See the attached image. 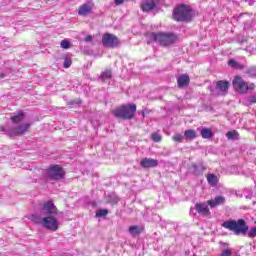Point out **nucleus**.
Segmentation results:
<instances>
[{
	"instance_id": "nucleus-41",
	"label": "nucleus",
	"mask_w": 256,
	"mask_h": 256,
	"mask_svg": "<svg viewBox=\"0 0 256 256\" xmlns=\"http://www.w3.org/2000/svg\"><path fill=\"white\" fill-rule=\"evenodd\" d=\"M142 116L145 117V112H142Z\"/></svg>"
},
{
	"instance_id": "nucleus-20",
	"label": "nucleus",
	"mask_w": 256,
	"mask_h": 256,
	"mask_svg": "<svg viewBox=\"0 0 256 256\" xmlns=\"http://www.w3.org/2000/svg\"><path fill=\"white\" fill-rule=\"evenodd\" d=\"M12 123H21L24 119H25V112L24 111H20L18 112L17 115L11 116L10 117Z\"/></svg>"
},
{
	"instance_id": "nucleus-13",
	"label": "nucleus",
	"mask_w": 256,
	"mask_h": 256,
	"mask_svg": "<svg viewBox=\"0 0 256 256\" xmlns=\"http://www.w3.org/2000/svg\"><path fill=\"white\" fill-rule=\"evenodd\" d=\"M157 165H159V160L152 158H143L140 161V167H143L144 169H151L153 167H157Z\"/></svg>"
},
{
	"instance_id": "nucleus-7",
	"label": "nucleus",
	"mask_w": 256,
	"mask_h": 256,
	"mask_svg": "<svg viewBox=\"0 0 256 256\" xmlns=\"http://www.w3.org/2000/svg\"><path fill=\"white\" fill-rule=\"evenodd\" d=\"M102 45L103 47L115 49V47H119L120 45L119 38L114 34L105 33L102 36Z\"/></svg>"
},
{
	"instance_id": "nucleus-12",
	"label": "nucleus",
	"mask_w": 256,
	"mask_h": 256,
	"mask_svg": "<svg viewBox=\"0 0 256 256\" xmlns=\"http://www.w3.org/2000/svg\"><path fill=\"white\" fill-rule=\"evenodd\" d=\"M195 210L199 215H203L204 217H209L211 215V211L209 210V206L207 204L200 202L195 204Z\"/></svg>"
},
{
	"instance_id": "nucleus-29",
	"label": "nucleus",
	"mask_w": 256,
	"mask_h": 256,
	"mask_svg": "<svg viewBox=\"0 0 256 256\" xmlns=\"http://www.w3.org/2000/svg\"><path fill=\"white\" fill-rule=\"evenodd\" d=\"M183 139H185V136H183L182 134H179V133L175 134L172 137V141H175V143H182Z\"/></svg>"
},
{
	"instance_id": "nucleus-9",
	"label": "nucleus",
	"mask_w": 256,
	"mask_h": 256,
	"mask_svg": "<svg viewBox=\"0 0 256 256\" xmlns=\"http://www.w3.org/2000/svg\"><path fill=\"white\" fill-rule=\"evenodd\" d=\"M30 127H31V124H29V123L21 124L15 128H12L8 132V135H9V137H18L21 135H25V133H27V131H29Z\"/></svg>"
},
{
	"instance_id": "nucleus-2",
	"label": "nucleus",
	"mask_w": 256,
	"mask_h": 256,
	"mask_svg": "<svg viewBox=\"0 0 256 256\" xmlns=\"http://www.w3.org/2000/svg\"><path fill=\"white\" fill-rule=\"evenodd\" d=\"M149 37L161 47H171L179 41V36L173 32H152Z\"/></svg>"
},
{
	"instance_id": "nucleus-1",
	"label": "nucleus",
	"mask_w": 256,
	"mask_h": 256,
	"mask_svg": "<svg viewBox=\"0 0 256 256\" xmlns=\"http://www.w3.org/2000/svg\"><path fill=\"white\" fill-rule=\"evenodd\" d=\"M222 227H224V229H228V231H232L235 235H247L248 233V237H250V239L256 237V227H252L249 230V225H247V222L244 219H230L224 221L222 223Z\"/></svg>"
},
{
	"instance_id": "nucleus-24",
	"label": "nucleus",
	"mask_w": 256,
	"mask_h": 256,
	"mask_svg": "<svg viewBox=\"0 0 256 256\" xmlns=\"http://www.w3.org/2000/svg\"><path fill=\"white\" fill-rule=\"evenodd\" d=\"M207 181L210 185H212V187H215V185H217V183H219V179H217V177L215 176V174H209L207 176Z\"/></svg>"
},
{
	"instance_id": "nucleus-39",
	"label": "nucleus",
	"mask_w": 256,
	"mask_h": 256,
	"mask_svg": "<svg viewBox=\"0 0 256 256\" xmlns=\"http://www.w3.org/2000/svg\"><path fill=\"white\" fill-rule=\"evenodd\" d=\"M0 131H5V128H4V126H0Z\"/></svg>"
},
{
	"instance_id": "nucleus-8",
	"label": "nucleus",
	"mask_w": 256,
	"mask_h": 256,
	"mask_svg": "<svg viewBox=\"0 0 256 256\" xmlns=\"http://www.w3.org/2000/svg\"><path fill=\"white\" fill-rule=\"evenodd\" d=\"M42 225L44 229L49 231H57L59 229V222L53 216H47L42 219Z\"/></svg>"
},
{
	"instance_id": "nucleus-16",
	"label": "nucleus",
	"mask_w": 256,
	"mask_h": 256,
	"mask_svg": "<svg viewBox=\"0 0 256 256\" xmlns=\"http://www.w3.org/2000/svg\"><path fill=\"white\" fill-rule=\"evenodd\" d=\"M154 9H157V3H155V0H146L141 4V10L144 13H149V11H154Z\"/></svg>"
},
{
	"instance_id": "nucleus-22",
	"label": "nucleus",
	"mask_w": 256,
	"mask_h": 256,
	"mask_svg": "<svg viewBox=\"0 0 256 256\" xmlns=\"http://www.w3.org/2000/svg\"><path fill=\"white\" fill-rule=\"evenodd\" d=\"M185 139H189L190 141H193L197 137V132L193 129L186 130L184 132Z\"/></svg>"
},
{
	"instance_id": "nucleus-31",
	"label": "nucleus",
	"mask_w": 256,
	"mask_h": 256,
	"mask_svg": "<svg viewBox=\"0 0 256 256\" xmlns=\"http://www.w3.org/2000/svg\"><path fill=\"white\" fill-rule=\"evenodd\" d=\"M60 47H62V49H69L71 47V42H69L67 39H64L61 41Z\"/></svg>"
},
{
	"instance_id": "nucleus-14",
	"label": "nucleus",
	"mask_w": 256,
	"mask_h": 256,
	"mask_svg": "<svg viewBox=\"0 0 256 256\" xmlns=\"http://www.w3.org/2000/svg\"><path fill=\"white\" fill-rule=\"evenodd\" d=\"M191 83V78L187 74H182L177 78V85L179 89H185Z\"/></svg>"
},
{
	"instance_id": "nucleus-25",
	"label": "nucleus",
	"mask_w": 256,
	"mask_h": 256,
	"mask_svg": "<svg viewBox=\"0 0 256 256\" xmlns=\"http://www.w3.org/2000/svg\"><path fill=\"white\" fill-rule=\"evenodd\" d=\"M226 137L229 140L239 139V132H237V130L228 131Z\"/></svg>"
},
{
	"instance_id": "nucleus-3",
	"label": "nucleus",
	"mask_w": 256,
	"mask_h": 256,
	"mask_svg": "<svg viewBox=\"0 0 256 256\" xmlns=\"http://www.w3.org/2000/svg\"><path fill=\"white\" fill-rule=\"evenodd\" d=\"M135 113H137V105L134 103L124 104L112 110V115L114 117L117 119H124L125 121L135 119Z\"/></svg>"
},
{
	"instance_id": "nucleus-17",
	"label": "nucleus",
	"mask_w": 256,
	"mask_h": 256,
	"mask_svg": "<svg viewBox=\"0 0 256 256\" xmlns=\"http://www.w3.org/2000/svg\"><path fill=\"white\" fill-rule=\"evenodd\" d=\"M207 204L211 209H215V207H219V205H225V197L216 196L214 199L208 200Z\"/></svg>"
},
{
	"instance_id": "nucleus-34",
	"label": "nucleus",
	"mask_w": 256,
	"mask_h": 256,
	"mask_svg": "<svg viewBox=\"0 0 256 256\" xmlns=\"http://www.w3.org/2000/svg\"><path fill=\"white\" fill-rule=\"evenodd\" d=\"M232 255H233V252H231V250H229V249H224V250H222L220 256H232Z\"/></svg>"
},
{
	"instance_id": "nucleus-5",
	"label": "nucleus",
	"mask_w": 256,
	"mask_h": 256,
	"mask_svg": "<svg viewBox=\"0 0 256 256\" xmlns=\"http://www.w3.org/2000/svg\"><path fill=\"white\" fill-rule=\"evenodd\" d=\"M232 85L236 93H239V95H246V93H249V91H255V83H250L245 81L243 77L240 75L234 76V79L232 81Z\"/></svg>"
},
{
	"instance_id": "nucleus-10",
	"label": "nucleus",
	"mask_w": 256,
	"mask_h": 256,
	"mask_svg": "<svg viewBox=\"0 0 256 256\" xmlns=\"http://www.w3.org/2000/svg\"><path fill=\"white\" fill-rule=\"evenodd\" d=\"M42 209L45 215H57L58 213L57 206L51 200L45 202Z\"/></svg>"
},
{
	"instance_id": "nucleus-21",
	"label": "nucleus",
	"mask_w": 256,
	"mask_h": 256,
	"mask_svg": "<svg viewBox=\"0 0 256 256\" xmlns=\"http://www.w3.org/2000/svg\"><path fill=\"white\" fill-rule=\"evenodd\" d=\"M200 135L202 139H211V137H213V130H211V128H203Z\"/></svg>"
},
{
	"instance_id": "nucleus-26",
	"label": "nucleus",
	"mask_w": 256,
	"mask_h": 256,
	"mask_svg": "<svg viewBox=\"0 0 256 256\" xmlns=\"http://www.w3.org/2000/svg\"><path fill=\"white\" fill-rule=\"evenodd\" d=\"M246 75L250 77L251 79L256 78V66H251L246 70Z\"/></svg>"
},
{
	"instance_id": "nucleus-35",
	"label": "nucleus",
	"mask_w": 256,
	"mask_h": 256,
	"mask_svg": "<svg viewBox=\"0 0 256 256\" xmlns=\"http://www.w3.org/2000/svg\"><path fill=\"white\" fill-rule=\"evenodd\" d=\"M31 219H32V221H33L34 223H39V221H40L39 216H37V215H32V216H31Z\"/></svg>"
},
{
	"instance_id": "nucleus-37",
	"label": "nucleus",
	"mask_w": 256,
	"mask_h": 256,
	"mask_svg": "<svg viewBox=\"0 0 256 256\" xmlns=\"http://www.w3.org/2000/svg\"><path fill=\"white\" fill-rule=\"evenodd\" d=\"M84 41H86V43H89V41H93V36L87 35V36L85 37Z\"/></svg>"
},
{
	"instance_id": "nucleus-30",
	"label": "nucleus",
	"mask_w": 256,
	"mask_h": 256,
	"mask_svg": "<svg viewBox=\"0 0 256 256\" xmlns=\"http://www.w3.org/2000/svg\"><path fill=\"white\" fill-rule=\"evenodd\" d=\"M110 199V203H112L113 205H117V203H119L120 199L119 196L112 194L109 196Z\"/></svg>"
},
{
	"instance_id": "nucleus-28",
	"label": "nucleus",
	"mask_w": 256,
	"mask_h": 256,
	"mask_svg": "<svg viewBox=\"0 0 256 256\" xmlns=\"http://www.w3.org/2000/svg\"><path fill=\"white\" fill-rule=\"evenodd\" d=\"M150 138L154 141V143H161V141H163V136L157 132L152 133Z\"/></svg>"
},
{
	"instance_id": "nucleus-6",
	"label": "nucleus",
	"mask_w": 256,
	"mask_h": 256,
	"mask_svg": "<svg viewBox=\"0 0 256 256\" xmlns=\"http://www.w3.org/2000/svg\"><path fill=\"white\" fill-rule=\"evenodd\" d=\"M46 177L50 181H61L65 179V170L59 165H52L46 170Z\"/></svg>"
},
{
	"instance_id": "nucleus-27",
	"label": "nucleus",
	"mask_w": 256,
	"mask_h": 256,
	"mask_svg": "<svg viewBox=\"0 0 256 256\" xmlns=\"http://www.w3.org/2000/svg\"><path fill=\"white\" fill-rule=\"evenodd\" d=\"M112 77H113V74L111 70H106L102 72L100 75V78L102 79V81H107V79H111Z\"/></svg>"
},
{
	"instance_id": "nucleus-40",
	"label": "nucleus",
	"mask_w": 256,
	"mask_h": 256,
	"mask_svg": "<svg viewBox=\"0 0 256 256\" xmlns=\"http://www.w3.org/2000/svg\"><path fill=\"white\" fill-rule=\"evenodd\" d=\"M5 77V74H0V79H3Z\"/></svg>"
},
{
	"instance_id": "nucleus-19",
	"label": "nucleus",
	"mask_w": 256,
	"mask_h": 256,
	"mask_svg": "<svg viewBox=\"0 0 256 256\" xmlns=\"http://www.w3.org/2000/svg\"><path fill=\"white\" fill-rule=\"evenodd\" d=\"M143 231H145V228L137 226V225H133V226L129 227V233L133 236L141 235L143 233Z\"/></svg>"
},
{
	"instance_id": "nucleus-4",
	"label": "nucleus",
	"mask_w": 256,
	"mask_h": 256,
	"mask_svg": "<svg viewBox=\"0 0 256 256\" xmlns=\"http://www.w3.org/2000/svg\"><path fill=\"white\" fill-rule=\"evenodd\" d=\"M173 19L178 23H189L193 19V9L189 5L180 4L173 10Z\"/></svg>"
},
{
	"instance_id": "nucleus-36",
	"label": "nucleus",
	"mask_w": 256,
	"mask_h": 256,
	"mask_svg": "<svg viewBox=\"0 0 256 256\" xmlns=\"http://www.w3.org/2000/svg\"><path fill=\"white\" fill-rule=\"evenodd\" d=\"M254 103H256V96L255 95H251L250 96V105H253Z\"/></svg>"
},
{
	"instance_id": "nucleus-32",
	"label": "nucleus",
	"mask_w": 256,
	"mask_h": 256,
	"mask_svg": "<svg viewBox=\"0 0 256 256\" xmlns=\"http://www.w3.org/2000/svg\"><path fill=\"white\" fill-rule=\"evenodd\" d=\"M106 215H109V210L102 209L96 212V217H105Z\"/></svg>"
},
{
	"instance_id": "nucleus-33",
	"label": "nucleus",
	"mask_w": 256,
	"mask_h": 256,
	"mask_svg": "<svg viewBox=\"0 0 256 256\" xmlns=\"http://www.w3.org/2000/svg\"><path fill=\"white\" fill-rule=\"evenodd\" d=\"M73 61L71 60V58H66L64 60V69H69V67H71Z\"/></svg>"
},
{
	"instance_id": "nucleus-15",
	"label": "nucleus",
	"mask_w": 256,
	"mask_h": 256,
	"mask_svg": "<svg viewBox=\"0 0 256 256\" xmlns=\"http://www.w3.org/2000/svg\"><path fill=\"white\" fill-rule=\"evenodd\" d=\"M229 81L227 80H219L216 82V89L222 93V95H227L229 92Z\"/></svg>"
},
{
	"instance_id": "nucleus-23",
	"label": "nucleus",
	"mask_w": 256,
	"mask_h": 256,
	"mask_svg": "<svg viewBox=\"0 0 256 256\" xmlns=\"http://www.w3.org/2000/svg\"><path fill=\"white\" fill-rule=\"evenodd\" d=\"M192 167H193L194 175H203V171L207 170V167H205L203 165L200 166L201 170H199V166H197V164H194Z\"/></svg>"
},
{
	"instance_id": "nucleus-11",
	"label": "nucleus",
	"mask_w": 256,
	"mask_h": 256,
	"mask_svg": "<svg viewBox=\"0 0 256 256\" xmlns=\"http://www.w3.org/2000/svg\"><path fill=\"white\" fill-rule=\"evenodd\" d=\"M92 11L93 4H91V2H87L79 6L78 15L81 17H87V15H91Z\"/></svg>"
},
{
	"instance_id": "nucleus-38",
	"label": "nucleus",
	"mask_w": 256,
	"mask_h": 256,
	"mask_svg": "<svg viewBox=\"0 0 256 256\" xmlns=\"http://www.w3.org/2000/svg\"><path fill=\"white\" fill-rule=\"evenodd\" d=\"M125 3V0H115V5H123Z\"/></svg>"
},
{
	"instance_id": "nucleus-18",
	"label": "nucleus",
	"mask_w": 256,
	"mask_h": 256,
	"mask_svg": "<svg viewBox=\"0 0 256 256\" xmlns=\"http://www.w3.org/2000/svg\"><path fill=\"white\" fill-rule=\"evenodd\" d=\"M228 65L229 67H232V69H237L238 71H243V69H245V65L237 62L235 59H230Z\"/></svg>"
}]
</instances>
